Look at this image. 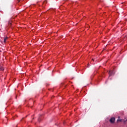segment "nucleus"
<instances>
[{
    "label": "nucleus",
    "instance_id": "1",
    "mask_svg": "<svg viewBox=\"0 0 127 127\" xmlns=\"http://www.w3.org/2000/svg\"><path fill=\"white\" fill-rule=\"evenodd\" d=\"M109 77H111V76H113V75H115V71L114 70H110L109 72Z\"/></svg>",
    "mask_w": 127,
    "mask_h": 127
},
{
    "label": "nucleus",
    "instance_id": "2",
    "mask_svg": "<svg viewBox=\"0 0 127 127\" xmlns=\"http://www.w3.org/2000/svg\"><path fill=\"white\" fill-rule=\"evenodd\" d=\"M115 120H116V119L115 118V117H112L110 120V123H111V124H114L115 123Z\"/></svg>",
    "mask_w": 127,
    "mask_h": 127
},
{
    "label": "nucleus",
    "instance_id": "3",
    "mask_svg": "<svg viewBox=\"0 0 127 127\" xmlns=\"http://www.w3.org/2000/svg\"><path fill=\"white\" fill-rule=\"evenodd\" d=\"M4 70V67L2 66H0V71H3Z\"/></svg>",
    "mask_w": 127,
    "mask_h": 127
},
{
    "label": "nucleus",
    "instance_id": "4",
    "mask_svg": "<svg viewBox=\"0 0 127 127\" xmlns=\"http://www.w3.org/2000/svg\"><path fill=\"white\" fill-rule=\"evenodd\" d=\"M8 38L6 37H5L4 38V43H5L6 42V40H7Z\"/></svg>",
    "mask_w": 127,
    "mask_h": 127
},
{
    "label": "nucleus",
    "instance_id": "5",
    "mask_svg": "<svg viewBox=\"0 0 127 127\" xmlns=\"http://www.w3.org/2000/svg\"><path fill=\"white\" fill-rule=\"evenodd\" d=\"M117 122H122V119H120V117H119Z\"/></svg>",
    "mask_w": 127,
    "mask_h": 127
},
{
    "label": "nucleus",
    "instance_id": "6",
    "mask_svg": "<svg viewBox=\"0 0 127 127\" xmlns=\"http://www.w3.org/2000/svg\"><path fill=\"white\" fill-rule=\"evenodd\" d=\"M92 61H94V60H93V59H92Z\"/></svg>",
    "mask_w": 127,
    "mask_h": 127
}]
</instances>
